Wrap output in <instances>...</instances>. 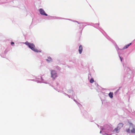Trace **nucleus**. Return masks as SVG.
<instances>
[{
	"label": "nucleus",
	"instance_id": "obj_1",
	"mask_svg": "<svg viewBox=\"0 0 135 135\" xmlns=\"http://www.w3.org/2000/svg\"><path fill=\"white\" fill-rule=\"evenodd\" d=\"M25 44L27 45L30 49L35 52H41V50L35 48V46L33 44L29 43L28 41L26 42Z\"/></svg>",
	"mask_w": 135,
	"mask_h": 135
},
{
	"label": "nucleus",
	"instance_id": "obj_2",
	"mask_svg": "<svg viewBox=\"0 0 135 135\" xmlns=\"http://www.w3.org/2000/svg\"><path fill=\"white\" fill-rule=\"evenodd\" d=\"M104 129L106 130L107 132L109 131H111L112 130V125L111 124H107L104 126Z\"/></svg>",
	"mask_w": 135,
	"mask_h": 135
},
{
	"label": "nucleus",
	"instance_id": "obj_3",
	"mask_svg": "<svg viewBox=\"0 0 135 135\" xmlns=\"http://www.w3.org/2000/svg\"><path fill=\"white\" fill-rule=\"evenodd\" d=\"M51 77L54 79H55L57 76V73L56 71L54 70H52L51 71Z\"/></svg>",
	"mask_w": 135,
	"mask_h": 135
},
{
	"label": "nucleus",
	"instance_id": "obj_4",
	"mask_svg": "<svg viewBox=\"0 0 135 135\" xmlns=\"http://www.w3.org/2000/svg\"><path fill=\"white\" fill-rule=\"evenodd\" d=\"M40 13L41 15L47 16V15L45 13L44 11L41 8L39 10Z\"/></svg>",
	"mask_w": 135,
	"mask_h": 135
},
{
	"label": "nucleus",
	"instance_id": "obj_5",
	"mask_svg": "<svg viewBox=\"0 0 135 135\" xmlns=\"http://www.w3.org/2000/svg\"><path fill=\"white\" fill-rule=\"evenodd\" d=\"M123 123H120L118 124L117 127L120 130V129L123 127Z\"/></svg>",
	"mask_w": 135,
	"mask_h": 135
},
{
	"label": "nucleus",
	"instance_id": "obj_6",
	"mask_svg": "<svg viewBox=\"0 0 135 135\" xmlns=\"http://www.w3.org/2000/svg\"><path fill=\"white\" fill-rule=\"evenodd\" d=\"M83 50V47L81 45H80L79 47V52L80 54H81Z\"/></svg>",
	"mask_w": 135,
	"mask_h": 135
},
{
	"label": "nucleus",
	"instance_id": "obj_7",
	"mask_svg": "<svg viewBox=\"0 0 135 135\" xmlns=\"http://www.w3.org/2000/svg\"><path fill=\"white\" fill-rule=\"evenodd\" d=\"M120 131V129L118 128L117 127L115 128L113 131L116 133H118Z\"/></svg>",
	"mask_w": 135,
	"mask_h": 135
},
{
	"label": "nucleus",
	"instance_id": "obj_8",
	"mask_svg": "<svg viewBox=\"0 0 135 135\" xmlns=\"http://www.w3.org/2000/svg\"><path fill=\"white\" fill-rule=\"evenodd\" d=\"M132 129L131 130V132L132 133H135V127L134 126L132 127Z\"/></svg>",
	"mask_w": 135,
	"mask_h": 135
},
{
	"label": "nucleus",
	"instance_id": "obj_9",
	"mask_svg": "<svg viewBox=\"0 0 135 135\" xmlns=\"http://www.w3.org/2000/svg\"><path fill=\"white\" fill-rule=\"evenodd\" d=\"M131 44V43H130L129 44L125 46L123 48V49H125L128 48V47Z\"/></svg>",
	"mask_w": 135,
	"mask_h": 135
},
{
	"label": "nucleus",
	"instance_id": "obj_10",
	"mask_svg": "<svg viewBox=\"0 0 135 135\" xmlns=\"http://www.w3.org/2000/svg\"><path fill=\"white\" fill-rule=\"evenodd\" d=\"M52 58L50 57H48V59H46V61L49 62L52 61Z\"/></svg>",
	"mask_w": 135,
	"mask_h": 135
},
{
	"label": "nucleus",
	"instance_id": "obj_11",
	"mask_svg": "<svg viewBox=\"0 0 135 135\" xmlns=\"http://www.w3.org/2000/svg\"><path fill=\"white\" fill-rule=\"evenodd\" d=\"M113 93L112 92H110L109 94V96L111 98L113 97Z\"/></svg>",
	"mask_w": 135,
	"mask_h": 135
},
{
	"label": "nucleus",
	"instance_id": "obj_12",
	"mask_svg": "<svg viewBox=\"0 0 135 135\" xmlns=\"http://www.w3.org/2000/svg\"><path fill=\"white\" fill-rule=\"evenodd\" d=\"M126 131L127 133H130V130L129 128L126 129Z\"/></svg>",
	"mask_w": 135,
	"mask_h": 135
},
{
	"label": "nucleus",
	"instance_id": "obj_13",
	"mask_svg": "<svg viewBox=\"0 0 135 135\" xmlns=\"http://www.w3.org/2000/svg\"><path fill=\"white\" fill-rule=\"evenodd\" d=\"M94 81V80L93 79L91 78L90 80V82L91 83H93Z\"/></svg>",
	"mask_w": 135,
	"mask_h": 135
},
{
	"label": "nucleus",
	"instance_id": "obj_14",
	"mask_svg": "<svg viewBox=\"0 0 135 135\" xmlns=\"http://www.w3.org/2000/svg\"><path fill=\"white\" fill-rule=\"evenodd\" d=\"M129 124L131 125L132 126V127H133V126H134L133 125V124L132 123H129Z\"/></svg>",
	"mask_w": 135,
	"mask_h": 135
},
{
	"label": "nucleus",
	"instance_id": "obj_15",
	"mask_svg": "<svg viewBox=\"0 0 135 135\" xmlns=\"http://www.w3.org/2000/svg\"><path fill=\"white\" fill-rule=\"evenodd\" d=\"M11 44L12 45H14V43L13 42H11Z\"/></svg>",
	"mask_w": 135,
	"mask_h": 135
},
{
	"label": "nucleus",
	"instance_id": "obj_16",
	"mask_svg": "<svg viewBox=\"0 0 135 135\" xmlns=\"http://www.w3.org/2000/svg\"><path fill=\"white\" fill-rule=\"evenodd\" d=\"M119 57L121 60V61H122V59L121 57L120 56H119Z\"/></svg>",
	"mask_w": 135,
	"mask_h": 135
},
{
	"label": "nucleus",
	"instance_id": "obj_17",
	"mask_svg": "<svg viewBox=\"0 0 135 135\" xmlns=\"http://www.w3.org/2000/svg\"><path fill=\"white\" fill-rule=\"evenodd\" d=\"M101 131H100V132L101 133Z\"/></svg>",
	"mask_w": 135,
	"mask_h": 135
}]
</instances>
